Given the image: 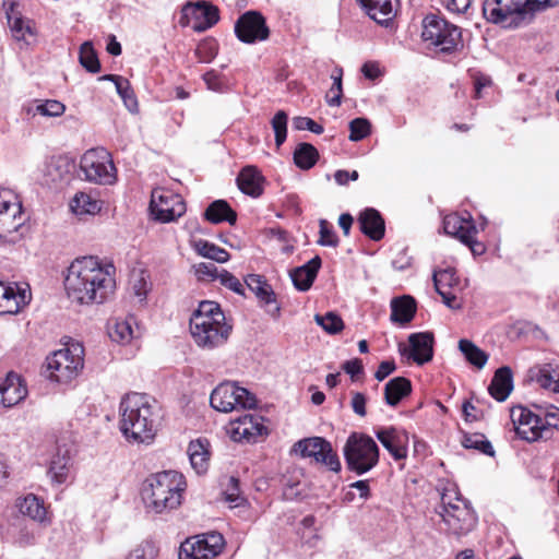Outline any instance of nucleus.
Returning a JSON list of instances; mask_svg holds the SVG:
<instances>
[{
  "label": "nucleus",
  "instance_id": "obj_6",
  "mask_svg": "<svg viewBox=\"0 0 559 559\" xmlns=\"http://www.w3.org/2000/svg\"><path fill=\"white\" fill-rule=\"evenodd\" d=\"M438 514L445 525L444 530L457 537L467 535L477 524V515L469 502L453 486L443 490Z\"/></svg>",
  "mask_w": 559,
  "mask_h": 559
},
{
  "label": "nucleus",
  "instance_id": "obj_14",
  "mask_svg": "<svg viewBox=\"0 0 559 559\" xmlns=\"http://www.w3.org/2000/svg\"><path fill=\"white\" fill-rule=\"evenodd\" d=\"M292 452L304 459H313L316 463L326 466L332 472L341 471V462L329 441L321 437L305 438L297 441Z\"/></svg>",
  "mask_w": 559,
  "mask_h": 559
},
{
  "label": "nucleus",
  "instance_id": "obj_25",
  "mask_svg": "<svg viewBox=\"0 0 559 559\" xmlns=\"http://www.w3.org/2000/svg\"><path fill=\"white\" fill-rule=\"evenodd\" d=\"M444 233L456 237L460 241H468L472 234H477L476 226L469 213L449 214L443 218Z\"/></svg>",
  "mask_w": 559,
  "mask_h": 559
},
{
  "label": "nucleus",
  "instance_id": "obj_8",
  "mask_svg": "<svg viewBox=\"0 0 559 559\" xmlns=\"http://www.w3.org/2000/svg\"><path fill=\"white\" fill-rule=\"evenodd\" d=\"M83 366L84 347L80 343L68 344L46 359L47 377L59 383H68L76 378Z\"/></svg>",
  "mask_w": 559,
  "mask_h": 559
},
{
  "label": "nucleus",
  "instance_id": "obj_43",
  "mask_svg": "<svg viewBox=\"0 0 559 559\" xmlns=\"http://www.w3.org/2000/svg\"><path fill=\"white\" fill-rule=\"evenodd\" d=\"M194 248L200 255L216 261L218 263H225L230 258L229 253L225 249L212 242H209L207 240H198L194 243Z\"/></svg>",
  "mask_w": 559,
  "mask_h": 559
},
{
  "label": "nucleus",
  "instance_id": "obj_19",
  "mask_svg": "<svg viewBox=\"0 0 559 559\" xmlns=\"http://www.w3.org/2000/svg\"><path fill=\"white\" fill-rule=\"evenodd\" d=\"M31 301V293L15 283L0 281V314H16Z\"/></svg>",
  "mask_w": 559,
  "mask_h": 559
},
{
  "label": "nucleus",
  "instance_id": "obj_22",
  "mask_svg": "<svg viewBox=\"0 0 559 559\" xmlns=\"http://www.w3.org/2000/svg\"><path fill=\"white\" fill-rule=\"evenodd\" d=\"M230 425L231 437L236 441L255 442L258 437L266 432L263 418L258 415L246 414L233 420Z\"/></svg>",
  "mask_w": 559,
  "mask_h": 559
},
{
  "label": "nucleus",
  "instance_id": "obj_54",
  "mask_svg": "<svg viewBox=\"0 0 559 559\" xmlns=\"http://www.w3.org/2000/svg\"><path fill=\"white\" fill-rule=\"evenodd\" d=\"M216 55V43L212 39L201 41L195 49V56L200 62L209 63Z\"/></svg>",
  "mask_w": 559,
  "mask_h": 559
},
{
  "label": "nucleus",
  "instance_id": "obj_46",
  "mask_svg": "<svg viewBox=\"0 0 559 559\" xmlns=\"http://www.w3.org/2000/svg\"><path fill=\"white\" fill-rule=\"evenodd\" d=\"M314 321L329 334H337L345 326L342 318L333 311L325 314H316Z\"/></svg>",
  "mask_w": 559,
  "mask_h": 559
},
{
  "label": "nucleus",
  "instance_id": "obj_33",
  "mask_svg": "<svg viewBox=\"0 0 559 559\" xmlns=\"http://www.w3.org/2000/svg\"><path fill=\"white\" fill-rule=\"evenodd\" d=\"M416 312V304L411 296L393 298L391 301V320L401 324L412 321Z\"/></svg>",
  "mask_w": 559,
  "mask_h": 559
},
{
  "label": "nucleus",
  "instance_id": "obj_56",
  "mask_svg": "<svg viewBox=\"0 0 559 559\" xmlns=\"http://www.w3.org/2000/svg\"><path fill=\"white\" fill-rule=\"evenodd\" d=\"M225 499L233 507H239L246 501L245 497L240 493L239 480L237 478H229L228 486L225 491Z\"/></svg>",
  "mask_w": 559,
  "mask_h": 559
},
{
  "label": "nucleus",
  "instance_id": "obj_55",
  "mask_svg": "<svg viewBox=\"0 0 559 559\" xmlns=\"http://www.w3.org/2000/svg\"><path fill=\"white\" fill-rule=\"evenodd\" d=\"M316 518L313 515H307L302 519L301 525V539L310 547H314L318 540V535L313 532Z\"/></svg>",
  "mask_w": 559,
  "mask_h": 559
},
{
  "label": "nucleus",
  "instance_id": "obj_5",
  "mask_svg": "<svg viewBox=\"0 0 559 559\" xmlns=\"http://www.w3.org/2000/svg\"><path fill=\"white\" fill-rule=\"evenodd\" d=\"M557 4V0H485L483 14L487 21L504 28L530 24L536 12Z\"/></svg>",
  "mask_w": 559,
  "mask_h": 559
},
{
  "label": "nucleus",
  "instance_id": "obj_4",
  "mask_svg": "<svg viewBox=\"0 0 559 559\" xmlns=\"http://www.w3.org/2000/svg\"><path fill=\"white\" fill-rule=\"evenodd\" d=\"M231 326L215 301H202L190 319V333L194 343L204 349H213L225 344Z\"/></svg>",
  "mask_w": 559,
  "mask_h": 559
},
{
  "label": "nucleus",
  "instance_id": "obj_61",
  "mask_svg": "<svg viewBox=\"0 0 559 559\" xmlns=\"http://www.w3.org/2000/svg\"><path fill=\"white\" fill-rule=\"evenodd\" d=\"M221 270L212 262H202L195 265L199 280H218Z\"/></svg>",
  "mask_w": 559,
  "mask_h": 559
},
{
  "label": "nucleus",
  "instance_id": "obj_11",
  "mask_svg": "<svg viewBox=\"0 0 559 559\" xmlns=\"http://www.w3.org/2000/svg\"><path fill=\"white\" fill-rule=\"evenodd\" d=\"M80 169L90 182L112 185L117 180V169L111 155L103 147L86 151L81 157Z\"/></svg>",
  "mask_w": 559,
  "mask_h": 559
},
{
  "label": "nucleus",
  "instance_id": "obj_60",
  "mask_svg": "<svg viewBox=\"0 0 559 559\" xmlns=\"http://www.w3.org/2000/svg\"><path fill=\"white\" fill-rule=\"evenodd\" d=\"M68 173L67 163L60 158L52 159L47 165V175L51 178V181L62 180Z\"/></svg>",
  "mask_w": 559,
  "mask_h": 559
},
{
  "label": "nucleus",
  "instance_id": "obj_10",
  "mask_svg": "<svg viewBox=\"0 0 559 559\" xmlns=\"http://www.w3.org/2000/svg\"><path fill=\"white\" fill-rule=\"evenodd\" d=\"M24 222L17 194L9 188H0V245L17 242Z\"/></svg>",
  "mask_w": 559,
  "mask_h": 559
},
{
  "label": "nucleus",
  "instance_id": "obj_39",
  "mask_svg": "<svg viewBox=\"0 0 559 559\" xmlns=\"http://www.w3.org/2000/svg\"><path fill=\"white\" fill-rule=\"evenodd\" d=\"M70 462L71 459L68 450L62 452L61 449H58V452L52 456L49 466V474L53 481L62 484L67 480L70 471Z\"/></svg>",
  "mask_w": 559,
  "mask_h": 559
},
{
  "label": "nucleus",
  "instance_id": "obj_30",
  "mask_svg": "<svg viewBox=\"0 0 559 559\" xmlns=\"http://www.w3.org/2000/svg\"><path fill=\"white\" fill-rule=\"evenodd\" d=\"M210 443L205 439H197L189 443L187 453L192 468L197 474L206 473L210 465Z\"/></svg>",
  "mask_w": 559,
  "mask_h": 559
},
{
  "label": "nucleus",
  "instance_id": "obj_50",
  "mask_svg": "<svg viewBox=\"0 0 559 559\" xmlns=\"http://www.w3.org/2000/svg\"><path fill=\"white\" fill-rule=\"evenodd\" d=\"M342 76L343 70L342 68H335L331 74V79L333 80V84L330 91L326 93V103L330 106H340L342 98Z\"/></svg>",
  "mask_w": 559,
  "mask_h": 559
},
{
  "label": "nucleus",
  "instance_id": "obj_34",
  "mask_svg": "<svg viewBox=\"0 0 559 559\" xmlns=\"http://www.w3.org/2000/svg\"><path fill=\"white\" fill-rule=\"evenodd\" d=\"M135 324L133 317L123 320L117 319L108 325V335L116 343L128 344L135 337L133 329Z\"/></svg>",
  "mask_w": 559,
  "mask_h": 559
},
{
  "label": "nucleus",
  "instance_id": "obj_26",
  "mask_svg": "<svg viewBox=\"0 0 559 559\" xmlns=\"http://www.w3.org/2000/svg\"><path fill=\"white\" fill-rule=\"evenodd\" d=\"M408 342V358L413 359L418 365H423L432 359L433 336L431 333L426 332L411 334Z\"/></svg>",
  "mask_w": 559,
  "mask_h": 559
},
{
  "label": "nucleus",
  "instance_id": "obj_24",
  "mask_svg": "<svg viewBox=\"0 0 559 559\" xmlns=\"http://www.w3.org/2000/svg\"><path fill=\"white\" fill-rule=\"evenodd\" d=\"M27 390L21 378L13 372L0 378V406L12 407L25 399Z\"/></svg>",
  "mask_w": 559,
  "mask_h": 559
},
{
  "label": "nucleus",
  "instance_id": "obj_1",
  "mask_svg": "<svg viewBox=\"0 0 559 559\" xmlns=\"http://www.w3.org/2000/svg\"><path fill=\"white\" fill-rule=\"evenodd\" d=\"M115 266L102 264L95 257L74 260L64 280L70 299L81 305L102 304L115 289Z\"/></svg>",
  "mask_w": 559,
  "mask_h": 559
},
{
  "label": "nucleus",
  "instance_id": "obj_45",
  "mask_svg": "<svg viewBox=\"0 0 559 559\" xmlns=\"http://www.w3.org/2000/svg\"><path fill=\"white\" fill-rule=\"evenodd\" d=\"M79 60L81 66L88 72L97 73L100 71V63L91 41H85L81 45Z\"/></svg>",
  "mask_w": 559,
  "mask_h": 559
},
{
  "label": "nucleus",
  "instance_id": "obj_38",
  "mask_svg": "<svg viewBox=\"0 0 559 559\" xmlns=\"http://www.w3.org/2000/svg\"><path fill=\"white\" fill-rule=\"evenodd\" d=\"M70 207L76 215H95L102 210V202L91 193L78 192L73 197Z\"/></svg>",
  "mask_w": 559,
  "mask_h": 559
},
{
  "label": "nucleus",
  "instance_id": "obj_12",
  "mask_svg": "<svg viewBox=\"0 0 559 559\" xmlns=\"http://www.w3.org/2000/svg\"><path fill=\"white\" fill-rule=\"evenodd\" d=\"M460 28L438 14H428L423 20L421 38L443 52L454 50L461 43Z\"/></svg>",
  "mask_w": 559,
  "mask_h": 559
},
{
  "label": "nucleus",
  "instance_id": "obj_62",
  "mask_svg": "<svg viewBox=\"0 0 559 559\" xmlns=\"http://www.w3.org/2000/svg\"><path fill=\"white\" fill-rule=\"evenodd\" d=\"M293 128L296 130H309L316 134H321L324 130L321 124L308 117L293 118Z\"/></svg>",
  "mask_w": 559,
  "mask_h": 559
},
{
  "label": "nucleus",
  "instance_id": "obj_27",
  "mask_svg": "<svg viewBox=\"0 0 559 559\" xmlns=\"http://www.w3.org/2000/svg\"><path fill=\"white\" fill-rule=\"evenodd\" d=\"M358 224L364 235L379 241L384 237L385 225L379 211L372 207L364 210L358 217Z\"/></svg>",
  "mask_w": 559,
  "mask_h": 559
},
{
  "label": "nucleus",
  "instance_id": "obj_47",
  "mask_svg": "<svg viewBox=\"0 0 559 559\" xmlns=\"http://www.w3.org/2000/svg\"><path fill=\"white\" fill-rule=\"evenodd\" d=\"M117 93L123 100L124 106L130 112L138 111V100L127 79H117Z\"/></svg>",
  "mask_w": 559,
  "mask_h": 559
},
{
  "label": "nucleus",
  "instance_id": "obj_23",
  "mask_svg": "<svg viewBox=\"0 0 559 559\" xmlns=\"http://www.w3.org/2000/svg\"><path fill=\"white\" fill-rule=\"evenodd\" d=\"M246 286L255 295L261 304L269 307L266 311L272 317L280 316V306L276 302L275 293L266 280L259 274H250L245 278Z\"/></svg>",
  "mask_w": 559,
  "mask_h": 559
},
{
  "label": "nucleus",
  "instance_id": "obj_36",
  "mask_svg": "<svg viewBox=\"0 0 559 559\" xmlns=\"http://www.w3.org/2000/svg\"><path fill=\"white\" fill-rule=\"evenodd\" d=\"M17 508L23 518L27 516L36 522H44L46 519V508L44 501L35 495H27L17 502Z\"/></svg>",
  "mask_w": 559,
  "mask_h": 559
},
{
  "label": "nucleus",
  "instance_id": "obj_59",
  "mask_svg": "<svg viewBox=\"0 0 559 559\" xmlns=\"http://www.w3.org/2000/svg\"><path fill=\"white\" fill-rule=\"evenodd\" d=\"M318 242L321 246L328 247H336L338 245V238L335 231L324 219L320 221V238Z\"/></svg>",
  "mask_w": 559,
  "mask_h": 559
},
{
  "label": "nucleus",
  "instance_id": "obj_42",
  "mask_svg": "<svg viewBox=\"0 0 559 559\" xmlns=\"http://www.w3.org/2000/svg\"><path fill=\"white\" fill-rule=\"evenodd\" d=\"M459 349L471 365L478 369L485 367L488 360V355L472 341L466 338L460 340Z\"/></svg>",
  "mask_w": 559,
  "mask_h": 559
},
{
  "label": "nucleus",
  "instance_id": "obj_53",
  "mask_svg": "<svg viewBox=\"0 0 559 559\" xmlns=\"http://www.w3.org/2000/svg\"><path fill=\"white\" fill-rule=\"evenodd\" d=\"M349 140L358 142L370 134L371 124L366 118H355L349 122Z\"/></svg>",
  "mask_w": 559,
  "mask_h": 559
},
{
  "label": "nucleus",
  "instance_id": "obj_37",
  "mask_svg": "<svg viewBox=\"0 0 559 559\" xmlns=\"http://www.w3.org/2000/svg\"><path fill=\"white\" fill-rule=\"evenodd\" d=\"M532 379L536 383L555 393H559V368H554L551 365H544L531 370Z\"/></svg>",
  "mask_w": 559,
  "mask_h": 559
},
{
  "label": "nucleus",
  "instance_id": "obj_32",
  "mask_svg": "<svg viewBox=\"0 0 559 559\" xmlns=\"http://www.w3.org/2000/svg\"><path fill=\"white\" fill-rule=\"evenodd\" d=\"M412 392V383L404 377L391 379L384 385V401L389 406L395 407Z\"/></svg>",
  "mask_w": 559,
  "mask_h": 559
},
{
  "label": "nucleus",
  "instance_id": "obj_13",
  "mask_svg": "<svg viewBox=\"0 0 559 559\" xmlns=\"http://www.w3.org/2000/svg\"><path fill=\"white\" fill-rule=\"evenodd\" d=\"M211 406L222 413H229L238 408H254L257 399L247 389L236 382L225 381L219 383L211 393Z\"/></svg>",
  "mask_w": 559,
  "mask_h": 559
},
{
  "label": "nucleus",
  "instance_id": "obj_9",
  "mask_svg": "<svg viewBox=\"0 0 559 559\" xmlns=\"http://www.w3.org/2000/svg\"><path fill=\"white\" fill-rule=\"evenodd\" d=\"M510 418L516 436L527 442L548 438L550 429L558 425L556 414L547 413L540 417L523 406L512 407Z\"/></svg>",
  "mask_w": 559,
  "mask_h": 559
},
{
  "label": "nucleus",
  "instance_id": "obj_41",
  "mask_svg": "<svg viewBox=\"0 0 559 559\" xmlns=\"http://www.w3.org/2000/svg\"><path fill=\"white\" fill-rule=\"evenodd\" d=\"M379 24H385L394 16L393 0H376L364 9Z\"/></svg>",
  "mask_w": 559,
  "mask_h": 559
},
{
  "label": "nucleus",
  "instance_id": "obj_49",
  "mask_svg": "<svg viewBox=\"0 0 559 559\" xmlns=\"http://www.w3.org/2000/svg\"><path fill=\"white\" fill-rule=\"evenodd\" d=\"M462 444L466 449L478 450L484 454L493 455L495 451L491 443L485 438L484 435L473 433L464 436Z\"/></svg>",
  "mask_w": 559,
  "mask_h": 559
},
{
  "label": "nucleus",
  "instance_id": "obj_3",
  "mask_svg": "<svg viewBox=\"0 0 559 559\" xmlns=\"http://www.w3.org/2000/svg\"><path fill=\"white\" fill-rule=\"evenodd\" d=\"M186 487V479L181 473L176 471L155 473L144 480L142 499L148 511L159 514L181 504Z\"/></svg>",
  "mask_w": 559,
  "mask_h": 559
},
{
  "label": "nucleus",
  "instance_id": "obj_64",
  "mask_svg": "<svg viewBox=\"0 0 559 559\" xmlns=\"http://www.w3.org/2000/svg\"><path fill=\"white\" fill-rule=\"evenodd\" d=\"M442 3L450 12L463 13L469 8L472 0H442Z\"/></svg>",
  "mask_w": 559,
  "mask_h": 559
},
{
  "label": "nucleus",
  "instance_id": "obj_21",
  "mask_svg": "<svg viewBox=\"0 0 559 559\" xmlns=\"http://www.w3.org/2000/svg\"><path fill=\"white\" fill-rule=\"evenodd\" d=\"M5 542L21 547L33 545L36 540L34 525L23 516L12 518L1 531Z\"/></svg>",
  "mask_w": 559,
  "mask_h": 559
},
{
  "label": "nucleus",
  "instance_id": "obj_52",
  "mask_svg": "<svg viewBox=\"0 0 559 559\" xmlns=\"http://www.w3.org/2000/svg\"><path fill=\"white\" fill-rule=\"evenodd\" d=\"M433 284L437 292L451 289L454 285L457 284L455 270L448 267L444 270L435 271Z\"/></svg>",
  "mask_w": 559,
  "mask_h": 559
},
{
  "label": "nucleus",
  "instance_id": "obj_29",
  "mask_svg": "<svg viewBox=\"0 0 559 559\" xmlns=\"http://www.w3.org/2000/svg\"><path fill=\"white\" fill-rule=\"evenodd\" d=\"M513 389L512 371L509 367H500L493 374L488 391L498 402L508 399Z\"/></svg>",
  "mask_w": 559,
  "mask_h": 559
},
{
  "label": "nucleus",
  "instance_id": "obj_63",
  "mask_svg": "<svg viewBox=\"0 0 559 559\" xmlns=\"http://www.w3.org/2000/svg\"><path fill=\"white\" fill-rule=\"evenodd\" d=\"M366 404L367 396L364 393L352 392L350 407L356 415L360 417L366 416Z\"/></svg>",
  "mask_w": 559,
  "mask_h": 559
},
{
  "label": "nucleus",
  "instance_id": "obj_44",
  "mask_svg": "<svg viewBox=\"0 0 559 559\" xmlns=\"http://www.w3.org/2000/svg\"><path fill=\"white\" fill-rule=\"evenodd\" d=\"M9 27L14 39L28 44L27 36H35L33 23L21 16L9 15Z\"/></svg>",
  "mask_w": 559,
  "mask_h": 559
},
{
  "label": "nucleus",
  "instance_id": "obj_7",
  "mask_svg": "<svg viewBox=\"0 0 559 559\" xmlns=\"http://www.w3.org/2000/svg\"><path fill=\"white\" fill-rule=\"evenodd\" d=\"M347 468L362 475L371 471L379 462V448L376 441L362 432H352L343 449Z\"/></svg>",
  "mask_w": 559,
  "mask_h": 559
},
{
  "label": "nucleus",
  "instance_id": "obj_31",
  "mask_svg": "<svg viewBox=\"0 0 559 559\" xmlns=\"http://www.w3.org/2000/svg\"><path fill=\"white\" fill-rule=\"evenodd\" d=\"M238 188L246 194L257 198L262 193V176L253 166L245 167L237 177Z\"/></svg>",
  "mask_w": 559,
  "mask_h": 559
},
{
  "label": "nucleus",
  "instance_id": "obj_15",
  "mask_svg": "<svg viewBox=\"0 0 559 559\" xmlns=\"http://www.w3.org/2000/svg\"><path fill=\"white\" fill-rule=\"evenodd\" d=\"M150 210L156 221L169 223L181 217L187 209L181 195L156 188L151 194Z\"/></svg>",
  "mask_w": 559,
  "mask_h": 559
},
{
  "label": "nucleus",
  "instance_id": "obj_2",
  "mask_svg": "<svg viewBox=\"0 0 559 559\" xmlns=\"http://www.w3.org/2000/svg\"><path fill=\"white\" fill-rule=\"evenodd\" d=\"M119 413L120 430L128 440L148 443L154 439L159 419L154 399L142 393H129L122 397Z\"/></svg>",
  "mask_w": 559,
  "mask_h": 559
},
{
  "label": "nucleus",
  "instance_id": "obj_57",
  "mask_svg": "<svg viewBox=\"0 0 559 559\" xmlns=\"http://www.w3.org/2000/svg\"><path fill=\"white\" fill-rule=\"evenodd\" d=\"M64 110L66 106L62 103L55 99L46 100L45 103H41L36 107V111L38 114L47 117H59L64 112Z\"/></svg>",
  "mask_w": 559,
  "mask_h": 559
},
{
  "label": "nucleus",
  "instance_id": "obj_35",
  "mask_svg": "<svg viewBox=\"0 0 559 559\" xmlns=\"http://www.w3.org/2000/svg\"><path fill=\"white\" fill-rule=\"evenodd\" d=\"M204 217L213 224L228 222L230 225H234L237 221L236 212L224 200L212 202L206 209Z\"/></svg>",
  "mask_w": 559,
  "mask_h": 559
},
{
  "label": "nucleus",
  "instance_id": "obj_20",
  "mask_svg": "<svg viewBox=\"0 0 559 559\" xmlns=\"http://www.w3.org/2000/svg\"><path fill=\"white\" fill-rule=\"evenodd\" d=\"M374 433L395 461L406 459L409 437L405 430L396 427H383L377 429Z\"/></svg>",
  "mask_w": 559,
  "mask_h": 559
},
{
  "label": "nucleus",
  "instance_id": "obj_58",
  "mask_svg": "<svg viewBox=\"0 0 559 559\" xmlns=\"http://www.w3.org/2000/svg\"><path fill=\"white\" fill-rule=\"evenodd\" d=\"M218 280L221 284L234 293L245 296V286L243 284L230 272L226 270H221Z\"/></svg>",
  "mask_w": 559,
  "mask_h": 559
},
{
  "label": "nucleus",
  "instance_id": "obj_17",
  "mask_svg": "<svg viewBox=\"0 0 559 559\" xmlns=\"http://www.w3.org/2000/svg\"><path fill=\"white\" fill-rule=\"evenodd\" d=\"M235 34L245 44L266 40L270 29L264 16L258 11H247L235 23Z\"/></svg>",
  "mask_w": 559,
  "mask_h": 559
},
{
  "label": "nucleus",
  "instance_id": "obj_51",
  "mask_svg": "<svg viewBox=\"0 0 559 559\" xmlns=\"http://www.w3.org/2000/svg\"><path fill=\"white\" fill-rule=\"evenodd\" d=\"M158 547L153 540H143L136 545L127 556V559H156Z\"/></svg>",
  "mask_w": 559,
  "mask_h": 559
},
{
  "label": "nucleus",
  "instance_id": "obj_16",
  "mask_svg": "<svg viewBox=\"0 0 559 559\" xmlns=\"http://www.w3.org/2000/svg\"><path fill=\"white\" fill-rule=\"evenodd\" d=\"M224 547V538L219 533H209L187 538L179 548V559H211L216 557Z\"/></svg>",
  "mask_w": 559,
  "mask_h": 559
},
{
  "label": "nucleus",
  "instance_id": "obj_28",
  "mask_svg": "<svg viewBox=\"0 0 559 559\" xmlns=\"http://www.w3.org/2000/svg\"><path fill=\"white\" fill-rule=\"evenodd\" d=\"M321 266V259L319 255H316L306 264L294 269L290 272V278L293 281L294 286L300 290H308L313 284L317 274Z\"/></svg>",
  "mask_w": 559,
  "mask_h": 559
},
{
  "label": "nucleus",
  "instance_id": "obj_48",
  "mask_svg": "<svg viewBox=\"0 0 559 559\" xmlns=\"http://www.w3.org/2000/svg\"><path fill=\"white\" fill-rule=\"evenodd\" d=\"M287 120L288 116L284 110H278L271 120V124L275 134V144L280 148L287 138Z\"/></svg>",
  "mask_w": 559,
  "mask_h": 559
},
{
  "label": "nucleus",
  "instance_id": "obj_18",
  "mask_svg": "<svg viewBox=\"0 0 559 559\" xmlns=\"http://www.w3.org/2000/svg\"><path fill=\"white\" fill-rule=\"evenodd\" d=\"M181 20H187L186 22L181 21L182 25H189L190 20H193V31L199 33L205 32L218 22V9L204 1H198L195 3L189 2L182 8Z\"/></svg>",
  "mask_w": 559,
  "mask_h": 559
},
{
  "label": "nucleus",
  "instance_id": "obj_40",
  "mask_svg": "<svg viewBox=\"0 0 559 559\" xmlns=\"http://www.w3.org/2000/svg\"><path fill=\"white\" fill-rule=\"evenodd\" d=\"M319 158L318 150L310 143H300L294 152V163L300 169L312 168Z\"/></svg>",
  "mask_w": 559,
  "mask_h": 559
}]
</instances>
